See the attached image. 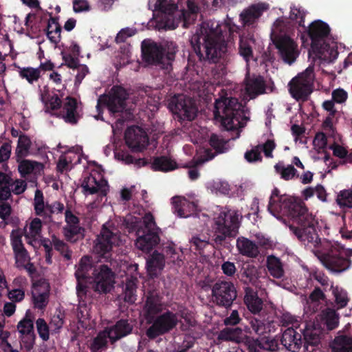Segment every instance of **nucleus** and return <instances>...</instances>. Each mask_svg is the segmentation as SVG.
Returning a JSON list of instances; mask_svg holds the SVG:
<instances>
[{
	"label": "nucleus",
	"mask_w": 352,
	"mask_h": 352,
	"mask_svg": "<svg viewBox=\"0 0 352 352\" xmlns=\"http://www.w3.org/2000/svg\"><path fill=\"white\" fill-rule=\"evenodd\" d=\"M153 170L167 172L177 168V163L167 156H160L154 158L151 165Z\"/></svg>",
	"instance_id": "nucleus-35"
},
{
	"label": "nucleus",
	"mask_w": 352,
	"mask_h": 352,
	"mask_svg": "<svg viewBox=\"0 0 352 352\" xmlns=\"http://www.w3.org/2000/svg\"><path fill=\"white\" fill-rule=\"evenodd\" d=\"M124 139L127 146L133 151L140 152L146 148L149 139L147 133L138 126L127 128L124 133Z\"/></svg>",
	"instance_id": "nucleus-15"
},
{
	"label": "nucleus",
	"mask_w": 352,
	"mask_h": 352,
	"mask_svg": "<svg viewBox=\"0 0 352 352\" xmlns=\"http://www.w3.org/2000/svg\"><path fill=\"white\" fill-rule=\"evenodd\" d=\"M281 344L289 352H299L302 346V334L294 328H287L280 340Z\"/></svg>",
	"instance_id": "nucleus-20"
},
{
	"label": "nucleus",
	"mask_w": 352,
	"mask_h": 352,
	"mask_svg": "<svg viewBox=\"0 0 352 352\" xmlns=\"http://www.w3.org/2000/svg\"><path fill=\"white\" fill-rule=\"evenodd\" d=\"M268 8V4L265 3L252 5L240 14V20L244 26L253 25Z\"/></svg>",
	"instance_id": "nucleus-18"
},
{
	"label": "nucleus",
	"mask_w": 352,
	"mask_h": 352,
	"mask_svg": "<svg viewBox=\"0 0 352 352\" xmlns=\"http://www.w3.org/2000/svg\"><path fill=\"white\" fill-rule=\"evenodd\" d=\"M118 242L119 235L103 226L96 239L94 251L98 255L100 260L104 259V261H108L111 258L113 246L118 245Z\"/></svg>",
	"instance_id": "nucleus-13"
},
{
	"label": "nucleus",
	"mask_w": 352,
	"mask_h": 352,
	"mask_svg": "<svg viewBox=\"0 0 352 352\" xmlns=\"http://www.w3.org/2000/svg\"><path fill=\"white\" fill-rule=\"evenodd\" d=\"M177 9V6L168 0H157L155 3V10L165 14L171 15Z\"/></svg>",
	"instance_id": "nucleus-49"
},
{
	"label": "nucleus",
	"mask_w": 352,
	"mask_h": 352,
	"mask_svg": "<svg viewBox=\"0 0 352 352\" xmlns=\"http://www.w3.org/2000/svg\"><path fill=\"white\" fill-rule=\"evenodd\" d=\"M78 73L75 78V85H79L86 75L89 73V68L85 65H79L77 68Z\"/></svg>",
	"instance_id": "nucleus-64"
},
{
	"label": "nucleus",
	"mask_w": 352,
	"mask_h": 352,
	"mask_svg": "<svg viewBox=\"0 0 352 352\" xmlns=\"http://www.w3.org/2000/svg\"><path fill=\"white\" fill-rule=\"evenodd\" d=\"M227 28L219 23H203L190 39L193 50L200 61L217 63L226 56Z\"/></svg>",
	"instance_id": "nucleus-2"
},
{
	"label": "nucleus",
	"mask_w": 352,
	"mask_h": 352,
	"mask_svg": "<svg viewBox=\"0 0 352 352\" xmlns=\"http://www.w3.org/2000/svg\"><path fill=\"white\" fill-rule=\"evenodd\" d=\"M178 322L176 314L166 311L161 314L147 324L151 326L146 331V336L150 340H154L158 336H163L173 330Z\"/></svg>",
	"instance_id": "nucleus-11"
},
{
	"label": "nucleus",
	"mask_w": 352,
	"mask_h": 352,
	"mask_svg": "<svg viewBox=\"0 0 352 352\" xmlns=\"http://www.w3.org/2000/svg\"><path fill=\"white\" fill-rule=\"evenodd\" d=\"M77 109V100L74 98L67 96L63 103V109L60 112V116L67 123L76 124L80 119V115Z\"/></svg>",
	"instance_id": "nucleus-24"
},
{
	"label": "nucleus",
	"mask_w": 352,
	"mask_h": 352,
	"mask_svg": "<svg viewBox=\"0 0 352 352\" xmlns=\"http://www.w3.org/2000/svg\"><path fill=\"white\" fill-rule=\"evenodd\" d=\"M254 44V40L250 38L241 37L239 41V54L248 63L253 58L252 45Z\"/></svg>",
	"instance_id": "nucleus-39"
},
{
	"label": "nucleus",
	"mask_w": 352,
	"mask_h": 352,
	"mask_svg": "<svg viewBox=\"0 0 352 352\" xmlns=\"http://www.w3.org/2000/svg\"><path fill=\"white\" fill-rule=\"evenodd\" d=\"M19 332L23 335L34 333L33 320L26 314L25 317L21 320L17 324Z\"/></svg>",
	"instance_id": "nucleus-53"
},
{
	"label": "nucleus",
	"mask_w": 352,
	"mask_h": 352,
	"mask_svg": "<svg viewBox=\"0 0 352 352\" xmlns=\"http://www.w3.org/2000/svg\"><path fill=\"white\" fill-rule=\"evenodd\" d=\"M142 60L148 65L163 64L164 48L162 45L152 41L144 40L141 44Z\"/></svg>",
	"instance_id": "nucleus-16"
},
{
	"label": "nucleus",
	"mask_w": 352,
	"mask_h": 352,
	"mask_svg": "<svg viewBox=\"0 0 352 352\" xmlns=\"http://www.w3.org/2000/svg\"><path fill=\"white\" fill-rule=\"evenodd\" d=\"M34 206L35 214L41 217H47L48 211L46 210V204L44 203V197L43 192L40 190H36L35 192Z\"/></svg>",
	"instance_id": "nucleus-44"
},
{
	"label": "nucleus",
	"mask_w": 352,
	"mask_h": 352,
	"mask_svg": "<svg viewBox=\"0 0 352 352\" xmlns=\"http://www.w3.org/2000/svg\"><path fill=\"white\" fill-rule=\"evenodd\" d=\"M8 296L12 302H20L24 298L25 292L19 287H14L8 291Z\"/></svg>",
	"instance_id": "nucleus-62"
},
{
	"label": "nucleus",
	"mask_w": 352,
	"mask_h": 352,
	"mask_svg": "<svg viewBox=\"0 0 352 352\" xmlns=\"http://www.w3.org/2000/svg\"><path fill=\"white\" fill-rule=\"evenodd\" d=\"M249 324L252 331L260 337L254 338L245 336L243 344L248 352H278L279 350V339L276 336H263L266 333L267 325L264 320L252 317Z\"/></svg>",
	"instance_id": "nucleus-8"
},
{
	"label": "nucleus",
	"mask_w": 352,
	"mask_h": 352,
	"mask_svg": "<svg viewBox=\"0 0 352 352\" xmlns=\"http://www.w3.org/2000/svg\"><path fill=\"white\" fill-rule=\"evenodd\" d=\"M267 267L273 277L281 278L283 277L285 271L283 264L280 259L274 255H270L267 257Z\"/></svg>",
	"instance_id": "nucleus-36"
},
{
	"label": "nucleus",
	"mask_w": 352,
	"mask_h": 352,
	"mask_svg": "<svg viewBox=\"0 0 352 352\" xmlns=\"http://www.w3.org/2000/svg\"><path fill=\"white\" fill-rule=\"evenodd\" d=\"M65 217L66 222V225L65 226H80L79 225V218L74 214L69 209H67L65 211Z\"/></svg>",
	"instance_id": "nucleus-63"
},
{
	"label": "nucleus",
	"mask_w": 352,
	"mask_h": 352,
	"mask_svg": "<svg viewBox=\"0 0 352 352\" xmlns=\"http://www.w3.org/2000/svg\"><path fill=\"white\" fill-rule=\"evenodd\" d=\"M51 238L54 249L59 252L64 258L67 261L70 260L72 258V251L69 249V245L55 234L52 235Z\"/></svg>",
	"instance_id": "nucleus-42"
},
{
	"label": "nucleus",
	"mask_w": 352,
	"mask_h": 352,
	"mask_svg": "<svg viewBox=\"0 0 352 352\" xmlns=\"http://www.w3.org/2000/svg\"><path fill=\"white\" fill-rule=\"evenodd\" d=\"M127 98L128 94L123 87L113 86L108 94L102 95L98 98L96 108L100 111L101 105H104L114 116H119L124 112L126 114H131L126 109Z\"/></svg>",
	"instance_id": "nucleus-9"
},
{
	"label": "nucleus",
	"mask_w": 352,
	"mask_h": 352,
	"mask_svg": "<svg viewBox=\"0 0 352 352\" xmlns=\"http://www.w3.org/2000/svg\"><path fill=\"white\" fill-rule=\"evenodd\" d=\"M261 151L263 150L266 157L272 158V152L276 148V143L274 140L268 139L263 144H261Z\"/></svg>",
	"instance_id": "nucleus-61"
},
{
	"label": "nucleus",
	"mask_w": 352,
	"mask_h": 352,
	"mask_svg": "<svg viewBox=\"0 0 352 352\" xmlns=\"http://www.w3.org/2000/svg\"><path fill=\"white\" fill-rule=\"evenodd\" d=\"M31 146L30 139L25 135H19L16 154L19 157L27 155Z\"/></svg>",
	"instance_id": "nucleus-47"
},
{
	"label": "nucleus",
	"mask_w": 352,
	"mask_h": 352,
	"mask_svg": "<svg viewBox=\"0 0 352 352\" xmlns=\"http://www.w3.org/2000/svg\"><path fill=\"white\" fill-rule=\"evenodd\" d=\"M306 12L300 8L293 6L291 8L289 13V19L292 21H296L299 28H305V18Z\"/></svg>",
	"instance_id": "nucleus-50"
},
{
	"label": "nucleus",
	"mask_w": 352,
	"mask_h": 352,
	"mask_svg": "<svg viewBox=\"0 0 352 352\" xmlns=\"http://www.w3.org/2000/svg\"><path fill=\"white\" fill-rule=\"evenodd\" d=\"M332 352H352V338L342 335L336 336L331 345Z\"/></svg>",
	"instance_id": "nucleus-37"
},
{
	"label": "nucleus",
	"mask_w": 352,
	"mask_h": 352,
	"mask_svg": "<svg viewBox=\"0 0 352 352\" xmlns=\"http://www.w3.org/2000/svg\"><path fill=\"white\" fill-rule=\"evenodd\" d=\"M149 295L144 307V318L146 322H151V320L157 317L162 311L161 298L157 294L148 291Z\"/></svg>",
	"instance_id": "nucleus-23"
},
{
	"label": "nucleus",
	"mask_w": 352,
	"mask_h": 352,
	"mask_svg": "<svg viewBox=\"0 0 352 352\" xmlns=\"http://www.w3.org/2000/svg\"><path fill=\"white\" fill-rule=\"evenodd\" d=\"M46 210L48 211L47 217H50L54 213H62L65 209L64 204L60 201H54L52 204H46Z\"/></svg>",
	"instance_id": "nucleus-60"
},
{
	"label": "nucleus",
	"mask_w": 352,
	"mask_h": 352,
	"mask_svg": "<svg viewBox=\"0 0 352 352\" xmlns=\"http://www.w3.org/2000/svg\"><path fill=\"white\" fill-rule=\"evenodd\" d=\"M41 164L32 162L28 160H23L19 165V171L22 177L34 173L36 168L41 166Z\"/></svg>",
	"instance_id": "nucleus-51"
},
{
	"label": "nucleus",
	"mask_w": 352,
	"mask_h": 352,
	"mask_svg": "<svg viewBox=\"0 0 352 352\" xmlns=\"http://www.w3.org/2000/svg\"><path fill=\"white\" fill-rule=\"evenodd\" d=\"M50 288L46 287L44 291L41 292L38 287H33L32 298L35 308L43 309L47 307L50 298Z\"/></svg>",
	"instance_id": "nucleus-34"
},
{
	"label": "nucleus",
	"mask_w": 352,
	"mask_h": 352,
	"mask_svg": "<svg viewBox=\"0 0 352 352\" xmlns=\"http://www.w3.org/2000/svg\"><path fill=\"white\" fill-rule=\"evenodd\" d=\"M267 209L278 219L287 217L291 221L290 230L305 245L310 244L316 247L319 242L321 243L320 249L315 252V255L327 269L341 273L350 268L349 256L352 250L346 255L340 244L327 240L321 242L316 231L318 221L303 202L289 195H280V190L275 188L270 197Z\"/></svg>",
	"instance_id": "nucleus-1"
},
{
	"label": "nucleus",
	"mask_w": 352,
	"mask_h": 352,
	"mask_svg": "<svg viewBox=\"0 0 352 352\" xmlns=\"http://www.w3.org/2000/svg\"><path fill=\"white\" fill-rule=\"evenodd\" d=\"M81 187L85 195L98 193L101 197H106L109 191V186L106 179L101 178L100 180H97L92 175L84 178Z\"/></svg>",
	"instance_id": "nucleus-17"
},
{
	"label": "nucleus",
	"mask_w": 352,
	"mask_h": 352,
	"mask_svg": "<svg viewBox=\"0 0 352 352\" xmlns=\"http://www.w3.org/2000/svg\"><path fill=\"white\" fill-rule=\"evenodd\" d=\"M65 314L60 311H56L51 318L50 325L55 329H60L64 324Z\"/></svg>",
	"instance_id": "nucleus-59"
},
{
	"label": "nucleus",
	"mask_w": 352,
	"mask_h": 352,
	"mask_svg": "<svg viewBox=\"0 0 352 352\" xmlns=\"http://www.w3.org/2000/svg\"><path fill=\"white\" fill-rule=\"evenodd\" d=\"M136 33V30L132 28H126L122 29L117 34L116 37V42L117 43H124L126 40Z\"/></svg>",
	"instance_id": "nucleus-58"
},
{
	"label": "nucleus",
	"mask_w": 352,
	"mask_h": 352,
	"mask_svg": "<svg viewBox=\"0 0 352 352\" xmlns=\"http://www.w3.org/2000/svg\"><path fill=\"white\" fill-rule=\"evenodd\" d=\"M164 267V256L155 251L146 261V269L151 276H156Z\"/></svg>",
	"instance_id": "nucleus-32"
},
{
	"label": "nucleus",
	"mask_w": 352,
	"mask_h": 352,
	"mask_svg": "<svg viewBox=\"0 0 352 352\" xmlns=\"http://www.w3.org/2000/svg\"><path fill=\"white\" fill-rule=\"evenodd\" d=\"M122 224L129 234L135 233V245L143 252L149 253L159 244L160 228L151 212L146 213L142 218L128 215Z\"/></svg>",
	"instance_id": "nucleus-4"
},
{
	"label": "nucleus",
	"mask_w": 352,
	"mask_h": 352,
	"mask_svg": "<svg viewBox=\"0 0 352 352\" xmlns=\"http://www.w3.org/2000/svg\"><path fill=\"white\" fill-rule=\"evenodd\" d=\"M244 106L236 98H221L216 100L213 114L226 131H235L242 128L243 120H248L244 115Z\"/></svg>",
	"instance_id": "nucleus-7"
},
{
	"label": "nucleus",
	"mask_w": 352,
	"mask_h": 352,
	"mask_svg": "<svg viewBox=\"0 0 352 352\" xmlns=\"http://www.w3.org/2000/svg\"><path fill=\"white\" fill-rule=\"evenodd\" d=\"M302 333L305 350L308 351L309 345L317 346L320 343L322 331L319 327L306 324Z\"/></svg>",
	"instance_id": "nucleus-26"
},
{
	"label": "nucleus",
	"mask_w": 352,
	"mask_h": 352,
	"mask_svg": "<svg viewBox=\"0 0 352 352\" xmlns=\"http://www.w3.org/2000/svg\"><path fill=\"white\" fill-rule=\"evenodd\" d=\"M38 87L41 93V100L45 104L46 108L51 111H56L61 107L62 101L57 94H51L47 86L44 87L43 90H41L40 86Z\"/></svg>",
	"instance_id": "nucleus-31"
},
{
	"label": "nucleus",
	"mask_w": 352,
	"mask_h": 352,
	"mask_svg": "<svg viewBox=\"0 0 352 352\" xmlns=\"http://www.w3.org/2000/svg\"><path fill=\"white\" fill-rule=\"evenodd\" d=\"M38 333L43 341H47L50 338L49 326L43 318H38L36 321Z\"/></svg>",
	"instance_id": "nucleus-56"
},
{
	"label": "nucleus",
	"mask_w": 352,
	"mask_h": 352,
	"mask_svg": "<svg viewBox=\"0 0 352 352\" xmlns=\"http://www.w3.org/2000/svg\"><path fill=\"white\" fill-rule=\"evenodd\" d=\"M272 35V41L278 49L280 56L285 63L292 65L299 55L297 45L286 34Z\"/></svg>",
	"instance_id": "nucleus-14"
},
{
	"label": "nucleus",
	"mask_w": 352,
	"mask_h": 352,
	"mask_svg": "<svg viewBox=\"0 0 352 352\" xmlns=\"http://www.w3.org/2000/svg\"><path fill=\"white\" fill-rule=\"evenodd\" d=\"M195 205L184 197H175L173 198V211L179 217L187 218L194 212Z\"/></svg>",
	"instance_id": "nucleus-25"
},
{
	"label": "nucleus",
	"mask_w": 352,
	"mask_h": 352,
	"mask_svg": "<svg viewBox=\"0 0 352 352\" xmlns=\"http://www.w3.org/2000/svg\"><path fill=\"white\" fill-rule=\"evenodd\" d=\"M107 333L106 331L104 333H100L93 340L91 344V352H101V351L107 347Z\"/></svg>",
	"instance_id": "nucleus-48"
},
{
	"label": "nucleus",
	"mask_w": 352,
	"mask_h": 352,
	"mask_svg": "<svg viewBox=\"0 0 352 352\" xmlns=\"http://www.w3.org/2000/svg\"><path fill=\"white\" fill-rule=\"evenodd\" d=\"M75 276L76 286H113L116 283V274L107 264L94 265L91 256L85 255L81 257L76 266Z\"/></svg>",
	"instance_id": "nucleus-5"
},
{
	"label": "nucleus",
	"mask_w": 352,
	"mask_h": 352,
	"mask_svg": "<svg viewBox=\"0 0 352 352\" xmlns=\"http://www.w3.org/2000/svg\"><path fill=\"white\" fill-rule=\"evenodd\" d=\"M50 19L45 32L47 38L52 43L57 45L61 40L62 28L58 23V16H52L51 12H48Z\"/></svg>",
	"instance_id": "nucleus-27"
},
{
	"label": "nucleus",
	"mask_w": 352,
	"mask_h": 352,
	"mask_svg": "<svg viewBox=\"0 0 352 352\" xmlns=\"http://www.w3.org/2000/svg\"><path fill=\"white\" fill-rule=\"evenodd\" d=\"M213 301L219 306L228 307L236 298L235 287H210Z\"/></svg>",
	"instance_id": "nucleus-21"
},
{
	"label": "nucleus",
	"mask_w": 352,
	"mask_h": 352,
	"mask_svg": "<svg viewBox=\"0 0 352 352\" xmlns=\"http://www.w3.org/2000/svg\"><path fill=\"white\" fill-rule=\"evenodd\" d=\"M332 288V292L335 298V303L337 309H342L345 307L349 301V298L346 291L344 290L342 287Z\"/></svg>",
	"instance_id": "nucleus-45"
},
{
	"label": "nucleus",
	"mask_w": 352,
	"mask_h": 352,
	"mask_svg": "<svg viewBox=\"0 0 352 352\" xmlns=\"http://www.w3.org/2000/svg\"><path fill=\"white\" fill-rule=\"evenodd\" d=\"M228 142V140H225L214 133H212L209 139V144L218 153H223L228 150L227 147Z\"/></svg>",
	"instance_id": "nucleus-46"
},
{
	"label": "nucleus",
	"mask_w": 352,
	"mask_h": 352,
	"mask_svg": "<svg viewBox=\"0 0 352 352\" xmlns=\"http://www.w3.org/2000/svg\"><path fill=\"white\" fill-rule=\"evenodd\" d=\"M241 279L245 284H254L257 279L256 267L250 264H244L240 271Z\"/></svg>",
	"instance_id": "nucleus-41"
},
{
	"label": "nucleus",
	"mask_w": 352,
	"mask_h": 352,
	"mask_svg": "<svg viewBox=\"0 0 352 352\" xmlns=\"http://www.w3.org/2000/svg\"><path fill=\"white\" fill-rule=\"evenodd\" d=\"M245 85V93L251 99H254L258 96L265 93V81L261 75L246 76Z\"/></svg>",
	"instance_id": "nucleus-19"
},
{
	"label": "nucleus",
	"mask_w": 352,
	"mask_h": 352,
	"mask_svg": "<svg viewBox=\"0 0 352 352\" xmlns=\"http://www.w3.org/2000/svg\"><path fill=\"white\" fill-rule=\"evenodd\" d=\"M133 325L128 320L120 319L116 324L106 330L108 338L113 344L120 339L128 336L132 332Z\"/></svg>",
	"instance_id": "nucleus-22"
},
{
	"label": "nucleus",
	"mask_w": 352,
	"mask_h": 352,
	"mask_svg": "<svg viewBox=\"0 0 352 352\" xmlns=\"http://www.w3.org/2000/svg\"><path fill=\"white\" fill-rule=\"evenodd\" d=\"M168 108L179 120L192 121L197 117V107L195 103L184 94L170 98Z\"/></svg>",
	"instance_id": "nucleus-12"
},
{
	"label": "nucleus",
	"mask_w": 352,
	"mask_h": 352,
	"mask_svg": "<svg viewBox=\"0 0 352 352\" xmlns=\"http://www.w3.org/2000/svg\"><path fill=\"white\" fill-rule=\"evenodd\" d=\"M62 232L67 242L75 243L84 239L85 230L82 226H64Z\"/></svg>",
	"instance_id": "nucleus-33"
},
{
	"label": "nucleus",
	"mask_w": 352,
	"mask_h": 352,
	"mask_svg": "<svg viewBox=\"0 0 352 352\" xmlns=\"http://www.w3.org/2000/svg\"><path fill=\"white\" fill-rule=\"evenodd\" d=\"M261 144H258L250 151L245 153L244 157L250 163L261 162L262 156L261 154Z\"/></svg>",
	"instance_id": "nucleus-55"
},
{
	"label": "nucleus",
	"mask_w": 352,
	"mask_h": 352,
	"mask_svg": "<svg viewBox=\"0 0 352 352\" xmlns=\"http://www.w3.org/2000/svg\"><path fill=\"white\" fill-rule=\"evenodd\" d=\"M302 30V32L299 30L301 33V39L304 41L305 35L309 37L311 48L321 60L329 63L337 58L338 52L336 45H331L327 42L331 29L327 23L316 20Z\"/></svg>",
	"instance_id": "nucleus-6"
},
{
	"label": "nucleus",
	"mask_w": 352,
	"mask_h": 352,
	"mask_svg": "<svg viewBox=\"0 0 352 352\" xmlns=\"http://www.w3.org/2000/svg\"><path fill=\"white\" fill-rule=\"evenodd\" d=\"M236 245L239 252L243 256L253 258H256L259 254L257 244L246 237H239L236 239Z\"/></svg>",
	"instance_id": "nucleus-28"
},
{
	"label": "nucleus",
	"mask_w": 352,
	"mask_h": 352,
	"mask_svg": "<svg viewBox=\"0 0 352 352\" xmlns=\"http://www.w3.org/2000/svg\"><path fill=\"white\" fill-rule=\"evenodd\" d=\"M12 246L17 263L24 266L26 263H30V256L22 243L21 236L18 235L12 237Z\"/></svg>",
	"instance_id": "nucleus-30"
},
{
	"label": "nucleus",
	"mask_w": 352,
	"mask_h": 352,
	"mask_svg": "<svg viewBox=\"0 0 352 352\" xmlns=\"http://www.w3.org/2000/svg\"><path fill=\"white\" fill-rule=\"evenodd\" d=\"M21 344L24 346L26 351H30L33 349L35 342L34 333H26L21 335Z\"/></svg>",
	"instance_id": "nucleus-57"
},
{
	"label": "nucleus",
	"mask_w": 352,
	"mask_h": 352,
	"mask_svg": "<svg viewBox=\"0 0 352 352\" xmlns=\"http://www.w3.org/2000/svg\"><path fill=\"white\" fill-rule=\"evenodd\" d=\"M162 47L164 48V56H165V58L168 61V64L171 65L178 51L177 45L173 41H166Z\"/></svg>",
	"instance_id": "nucleus-52"
},
{
	"label": "nucleus",
	"mask_w": 352,
	"mask_h": 352,
	"mask_svg": "<svg viewBox=\"0 0 352 352\" xmlns=\"http://www.w3.org/2000/svg\"><path fill=\"white\" fill-rule=\"evenodd\" d=\"M275 171L280 175V177L284 180L292 179L296 174L297 170L292 165L285 166L283 162H278L274 166Z\"/></svg>",
	"instance_id": "nucleus-43"
},
{
	"label": "nucleus",
	"mask_w": 352,
	"mask_h": 352,
	"mask_svg": "<svg viewBox=\"0 0 352 352\" xmlns=\"http://www.w3.org/2000/svg\"><path fill=\"white\" fill-rule=\"evenodd\" d=\"M244 302L248 309L254 314H259L263 307V300L258 297L257 292L252 287H245Z\"/></svg>",
	"instance_id": "nucleus-29"
},
{
	"label": "nucleus",
	"mask_w": 352,
	"mask_h": 352,
	"mask_svg": "<svg viewBox=\"0 0 352 352\" xmlns=\"http://www.w3.org/2000/svg\"><path fill=\"white\" fill-rule=\"evenodd\" d=\"M214 232L211 241L199 236H194L190 239L191 248L201 252L210 244L214 247L225 246L227 238H234L239 228V214L237 211L225 208L214 219Z\"/></svg>",
	"instance_id": "nucleus-3"
},
{
	"label": "nucleus",
	"mask_w": 352,
	"mask_h": 352,
	"mask_svg": "<svg viewBox=\"0 0 352 352\" xmlns=\"http://www.w3.org/2000/svg\"><path fill=\"white\" fill-rule=\"evenodd\" d=\"M19 76L22 79H25L30 85L38 81L41 77L39 69L34 68L32 67H18Z\"/></svg>",
	"instance_id": "nucleus-40"
},
{
	"label": "nucleus",
	"mask_w": 352,
	"mask_h": 352,
	"mask_svg": "<svg viewBox=\"0 0 352 352\" xmlns=\"http://www.w3.org/2000/svg\"><path fill=\"white\" fill-rule=\"evenodd\" d=\"M218 338L221 340L240 342L243 339V331L239 327H227L219 332Z\"/></svg>",
	"instance_id": "nucleus-38"
},
{
	"label": "nucleus",
	"mask_w": 352,
	"mask_h": 352,
	"mask_svg": "<svg viewBox=\"0 0 352 352\" xmlns=\"http://www.w3.org/2000/svg\"><path fill=\"white\" fill-rule=\"evenodd\" d=\"M314 74L313 67H308L303 72L298 74L289 82V91L297 101L307 100L313 91Z\"/></svg>",
	"instance_id": "nucleus-10"
},
{
	"label": "nucleus",
	"mask_w": 352,
	"mask_h": 352,
	"mask_svg": "<svg viewBox=\"0 0 352 352\" xmlns=\"http://www.w3.org/2000/svg\"><path fill=\"white\" fill-rule=\"evenodd\" d=\"M337 202L340 206L352 208V190H344L340 191L338 195Z\"/></svg>",
	"instance_id": "nucleus-54"
}]
</instances>
